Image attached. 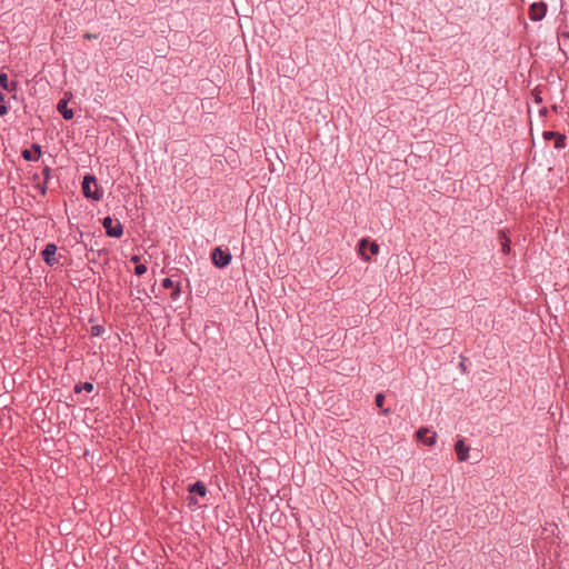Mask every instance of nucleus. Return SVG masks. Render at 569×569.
Returning a JSON list of instances; mask_svg holds the SVG:
<instances>
[{
    "instance_id": "nucleus-23",
    "label": "nucleus",
    "mask_w": 569,
    "mask_h": 569,
    "mask_svg": "<svg viewBox=\"0 0 569 569\" xmlns=\"http://www.w3.org/2000/svg\"><path fill=\"white\" fill-rule=\"evenodd\" d=\"M93 330H94V335H99L100 333V327H93Z\"/></svg>"
},
{
    "instance_id": "nucleus-16",
    "label": "nucleus",
    "mask_w": 569,
    "mask_h": 569,
    "mask_svg": "<svg viewBox=\"0 0 569 569\" xmlns=\"http://www.w3.org/2000/svg\"><path fill=\"white\" fill-rule=\"evenodd\" d=\"M177 283H174L170 278H164L162 280V287L166 289L173 288Z\"/></svg>"
},
{
    "instance_id": "nucleus-3",
    "label": "nucleus",
    "mask_w": 569,
    "mask_h": 569,
    "mask_svg": "<svg viewBox=\"0 0 569 569\" xmlns=\"http://www.w3.org/2000/svg\"><path fill=\"white\" fill-rule=\"evenodd\" d=\"M359 252L365 260H370V254H377L379 252V246L376 242H371L368 239H361L359 242Z\"/></svg>"
},
{
    "instance_id": "nucleus-17",
    "label": "nucleus",
    "mask_w": 569,
    "mask_h": 569,
    "mask_svg": "<svg viewBox=\"0 0 569 569\" xmlns=\"http://www.w3.org/2000/svg\"><path fill=\"white\" fill-rule=\"evenodd\" d=\"M542 136L546 140H550V139L557 138V136H559V133H557L555 131H545Z\"/></svg>"
},
{
    "instance_id": "nucleus-2",
    "label": "nucleus",
    "mask_w": 569,
    "mask_h": 569,
    "mask_svg": "<svg viewBox=\"0 0 569 569\" xmlns=\"http://www.w3.org/2000/svg\"><path fill=\"white\" fill-rule=\"evenodd\" d=\"M102 226L109 237L120 238L123 233L122 224L109 216L103 218Z\"/></svg>"
},
{
    "instance_id": "nucleus-12",
    "label": "nucleus",
    "mask_w": 569,
    "mask_h": 569,
    "mask_svg": "<svg viewBox=\"0 0 569 569\" xmlns=\"http://www.w3.org/2000/svg\"><path fill=\"white\" fill-rule=\"evenodd\" d=\"M2 89L8 90L9 92L13 91L14 83L9 82L8 76L2 72Z\"/></svg>"
},
{
    "instance_id": "nucleus-24",
    "label": "nucleus",
    "mask_w": 569,
    "mask_h": 569,
    "mask_svg": "<svg viewBox=\"0 0 569 569\" xmlns=\"http://www.w3.org/2000/svg\"><path fill=\"white\" fill-rule=\"evenodd\" d=\"M44 192H46V188H44V187H42V188H41V193H44Z\"/></svg>"
},
{
    "instance_id": "nucleus-1",
    "label": "nucleus",
    "mask_w": 569,
    "mask_h": 569,
    "mask_svg": "<svg viewBox=\"0 0 569 569\" xmlns=\"http://www.w3.org/2000/svg\"><path fill=\"white\" fill-rule=\"evenodd\" d=\"M82 192L84 197L93 200H100L101 192L99 191L97 180L92 176H86L82 181Z\"/></svg>"
},
{
    "instance_id": "nucleus-15",
    "label": "nucleus",
    "mask_w": 569,
    "mask_h": 569,
    "mask_svg": "<svg viewBox=\"0 0 569 569\" xmlns=\"http://www.w3.org/2000/svg\"><path fill=\"white\" fill-rule=\"evenodd\" d=\"M134 272L138 276H142L143 273L147 272V267L144 264H142V263L137 264L136 268H134Z\"/></svg>"
},
{
    "instance_id": "nucleus-19",
    "label": "nucleus",
    "mask_w": 569,
    "mask_h": 569,
    "mask_svg": "<svg viewBox=\"0 0 569 569\" xmlns=\"http://www.w3.org/2000/svg\"><path fill=\"white\" fill-rule=\"evenodd\" d=\"M375 401H376L377 407L381 408L382 405H383V401H385V396L382 393H378L376 396V400Z\"/></svg>"
},
{
    "instance_id": "nucleus-9",
    "label": "nucleus",
    "mask_w": 569,
    "mask_h": 569,
    "mask_svg": "<svg viewBox=\"0 0 569 569\" xmlns=\"http://www.w3.org/2000/svg\"><path fill=\"white\" fill-rule=\"evenodd\" d=\"M57 109L58 111L61 113V116L63 117V119L66 120H70L73 118V111L71 109L68 108V102L67 100L64 99H61L59 102H58V106H57Z\"/></svg>"
},
{
    "instance_id": "nucleus-7",
    "label": "nucleus",
    "mask_w": 569,
    "mask_h": 569,
    "mask_svg": "<svg viewBox=\"0 0 569 569\" xmlns=\"http://www.w3.org/2000/svg\"><path fill=\"white\" fill-rule=\"evenodd\" d=\"M417 438L425 445L432 446L436 442V432H431L427 428H421L417 431Z\"/></svg>"
},
{
    "instance_id": "nucleus-6",
    "label": "nucleus",
    "mask_w": 569,
    "mask_h": 569,
    "mask_svg": "<svg viewBox=\"0 0 569 569\" xmlns=\"http://www.w3.org/2000/svg\"><path fill=\"white\" fill-rule=\"evenodd\" d=\"M57 246L54 243H47L41 254L43 257L44 262L48 266H54L58 263V259L56 258Z\"/></svg>"
},
{
    "instance_id": "nucleus-21",
    "label": "nucleus",
    "mask_w": 569,
    "mask_h": 569,
    "mask_svg": "<svg viewBox=\"0 0 569 569\" xmlns=\"http://www.w3.org/2000/svg\"><path fill=\"white\" fill-rule=\"evenodd\" d=\"M82 389L86 390L87 392H91L93 390V385L90 382H84Z\"/></svg>"
},
{
    "instance_id": "nucleus-8",
    "label": "nucleus",
    "mask_w": 569,
    "mask_h": 569,
    "mask_svg": "<svg viewBox=\"0 0 569 569\" xmlns=\"http://www.w3.org/2000/svg\"><path fill=\"white\" fill-rule=\"evenodd\" d=\"M455 450L459 461H466L469 458V447L465 445L462 439L456 442Z\"/></svg>"
},
{
    "instance_id": "nucleus-5",
    "label": "nucleus",
    "mask_w": 569,
    "mask_h": 569,
    "mask_svg": "<svg viewBox=\"0 0 569 569\" xmlns=\"http://www.w3.org/2000/svg\"><path fill=\"white\" fill-rule=\"evenodd\" d=\"M547 6L543 2L532 3L529 8V17L533 21H540L545 18Z\"/></svg>"
},
{
    "instance_id": "nucleus-22",
    "label": "nucleus",
    "mask_w": 569,
    "mask_h": 569,
    "mask_svg": "<svg viewBox=\"0 0 569 569\" xmlns=\"http://www.w3.org/2000/svg\"><path fill=\"white\" fill-rule=\"evenodd\" d=\"M1 110H2V116L7 113V110H8V106H7V102H6V99H4V96L2 94V107H1Z\"/></svg>"
},
{
    "instance_id": "nucleus-10",
    "label": "nucleus",
    "mask_w": 569,
    "mask_h": 569,
    "mask_svg": "<svg viewBox=\"0 0 569 569\" xmlns=\"http://www.w3.org/2000/svg\"><path fill=\"white\" fill-rule=\"evenodd\" d=\"M32 149L33 150L24 149L22 151V157L28 161L38 160L41 154L39 144H33Z\"/></svg>"
},
{
    "instance_id": "nucleus-13",
    "label": "nucleus",
    "mask_w": 569,
    "mask_h": 569,
    "mask_svg": "<svg viewBox=\"0 0 569 569\" xmlns=\"http://www.w3.org/2000/svg\"><path fill=\"white\" fill-rule=\"evenodd\" d=\"M566 147V137L563 134H560L557 136V138H555V148L557 149H562Z\"/></svg>"
},
{
    "instance_id": "nucleus-20",
    "label": "nucleus",
    "mask_w": 569,
    "mask_h": 569,
    "mask_svg": "<svg viewBox=\"0 0 569 569\" xmlns=\"http://www.w3.org/2000/svg\"><path fill=\"white\" fill-rule=\"evenodd\" d=\"M501 244H502V250H503V252H508V251H509V249H510V248H509V239H508V238H506V237H503V240H502Z\"/></svg>"
},
{
    "instance_id": "nucleus-11",
    "label": "nucleus",
    "mask_w": 569,
    "mask_h": 569,
    "mask_svg": "<svg viewBox=\"0 0 569 569\" xmlns=\"http://www.w3.org/2000/svg\"><path fill=\"white\" fill-rule=\"evenodd\" d=\"M191 493H196V495H199L201 497L206 496L207 493V489H206V486L201 482V481H197L196 483H193L191 487H190V490H189Z\"/></svg>"
},
{
    "instance_id": "nucleus-18",
    "label": "nucleus",
    "mask_w": 569,
    "mask_h": 569,
    "mask_svg": "<svg viewBox=\"0 0 569 569\" xmlns=\"http://www.w3.org/2000/svg\"><path fill=\"white\" fill-rule=\"evenodd\" d=\"M42 174L44 177V183H47L51 177V169L49 167H44L42 170Z\"/></svg>"
},
{
    "instance_id": "nucleus-14",
    "label": "nucleus",
    "mask_w": 569,
    "mask_h": 569,
    "mask_svg": "<svg viewBox=\"0 0 569 569\" xmlns=\"http://www.w3.org/2000/svg\"><path fill=\"white\" fill-rule=\"evenodd\" d=\"M181 293V289H180V286L179 283H177L174 287H173V291L171 292V299L172 300H177L179 298Z\"/></svg>"
},
{
    "instance_id": "nucleus-4",
    "label": "nucleus",
    "mask_w": 569,
    "mask_h": 569,
    "mask_svg": "<svg viewBox=\"0 0 569 569\" xmlns=\"http://www.w3.org/2000/svg\"><path fill=\"white\" fill-rule=\"evenodd\" d=\"M212 261L218 268H224L230 263L231 254L221 248H216L212 251Z\"/></svg>"
}]
</instances>
